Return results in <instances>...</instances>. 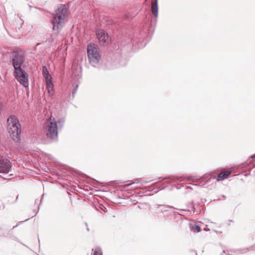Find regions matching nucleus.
<instances>
[{"label":"nucleus","mask_w":255,"mask_h":255,"mask_svg":"<svg viewBox=\"0 0 255 255\" xmlns=\"http://www.w3.org/2000/svg\"><path fill=\"white\" fill-rule=\"evenodd\" d=\"M223 253H222L220 255H223Z\"/></svg>","instance_id":"44"},{"label":"nucleus","mask_w":255,"mask_h":255,"mask_svg":"<svg viewBox=\"0 0 255 255\" xmlns=\"http://www.w3.org/2000/svg\"><path fill=\"white\" fill-rule=\"evenodd\" d=\"M170 208H174L173 207H165L161 209V212L165 216H169L171 215L172 210Z\"/></svg>","instance_id":"14"},{"label":"nucleus","mask_w":255,"mask_h":255,"mask_svg":"<svg viewBox=\"0 0 255 255\" xmlns=\"http://www.w3.org/2000/svg\"><path fill=\"white\" fill-rule=\"evenodd\" d=\"M187 187H188V188H190V189H192V188L191 187V186H189V185L187 186Z\"/></svg>","instance_id":"37"},{"label":"nucleus","mask_w":255,"mask_h":255,"mask_svg":"<svg viewBox=\"0 0 255 255\" xmlns=\"http://www.w3.org/2000/svg\"><path fill=\"white\" fill-rule=\"evenodd\" d=\"M190 228L192 229L193 231L196 232H200L201 230V227L199 225L194 224V225H192L190 224Z\"/></svg>","instance_id":"17"},{"label":"nucleus","mask_w":255,"mask_h":255,"mask_svg":"<svg viewBox=\"0 0 255 255\" xmlns=\"http://www.w3.org/2000/svg\"><path fill=\"white\" fill-rule=\"evenodd\" d=\"M93 255H103V253L100 248H96L94 251Z\"/></svg>","instance_id":"20"},{"label":"nucleus","mask_w":255,"mask_h":255,"mask_svg":"<svg viewBox=\"0 0 255 255\" xmlns=\"http://www.w3.org/2000/svg\"><path fill=\"white\" fill-rule=\"evenodd\" d=\"M42 72H43V75L49 74V72L48 71V69H47V68H46V67L45 66H44L42 67Z\"/></svg>","instance_id":"23"},{"label":"nucleus","mask_w":255,"mask_h":255,"mask_svg":"<svg viewBox=\"0 0 255 255\" xmlns=\"http://www.w3.org/2000/svg\"><path fill=\"white\" fill-rule=\"evenodd\" d=\"M46 134L50 140L48 143L56 142L58 141V126H57V123L55 121H50L47 125Z\"/></svg>","instance_id":"6"},{"label":"nucleus","mask_w":255,"mask_h":255,"mask_svg":"<svg viewBox=\"0 0 255 255\" xmlns=\"http://www.w3.org/2000/svg\"><path fill=\"white\" fill-rule=\"evenodd\" d=\"M29 219H26L25 221H20L15 226H13L12 228V229H13L15 228H16L17 227H18L19 225H20L21 224H22V223L24 222H26V221H27Z\"/></svg>","instance_id":"24"},{"label":"nucleus","mask_w":255,"mask_h":255,"mask_svg":"<svg viewBox=\"0 0 255 255\" xmlns=\"http://www.w3.org/2000/svg\"><path fill=\"white\" fill-rule=\"evenodd\" d=\"M12 238H13L14 240H15V241H17L18 242H19V243H21V244H22V245H23V244H22V243L20 241V240H19L17 237H14V236H13V237H12ZM23 245H24L23 244Z\"/></svg>","instance_id":"27"},{"label":"nucleus","mask_w":255,"mask_h":255,"mask_svg":"<svg viewBox=\"0 0 255 255\" xmlns=\"http://www.w3.org/2000/svg\"><path fill=\"white\" fill-rule=\"evenodd\" d=\"M231 173V171H225L222 172L220 174H219L217 177H216V179L217 181H222L228 177L230 174Z\"/></svg>","instance_id":"11"},{"label":"nucleus","mask_w":255,"mask_h":255,"mask_svg":"<svg viewBox=\"0 0 255 255\" xmlns=\"http://www.w3.org/2000/svg\"><path fill=\"white\" fill-rule=\"evenodd\" d=\"M172 214L174 215H181V216L182 215L181 214L179 213L178 212L172 210L171 215H172Z\"/></svg>","instance_id":"26"},{"label":"nucleus","mask_w":255,"mask_h":255,"mask_svg":"<svg viewBox=\"0 0 255 255\" xmlns=\"http://www.w3.org/2000/svg\"><path fill=\"white\" fill-rule=\"evenodd\" d=\"M126 17L127 18H128V15H126Z\"/></svg>","instance_id":"42"},{"label":"nucleus","mask_w":255,"mask_h":255,"mask_svg":"<svg viewBox=\"0 0 255 255\" xmlns=\"http://www.w3.org/2000/svg\"><path fill=\"white\" fill-rule=\"evenodd\" d=\"M68 11L69 6L66 4H62L56 9L55 14H52L51 23L54 31L59 32L62 30L65 22L68 20Z\"/></svg>","instance_id":"2"},{"label":"nucleus","mask_w":255,"mask_h":255,"mask_svg":"<svg viewBox=\"0 0 255 255\" xmlns=\"http://www.w3.org/2000/svg\"><path fill=\"white\" fill-rule=\"evenodd\" d=\"M251 166H252L250 167V169H253V168H255V163L254 162V163H253L252 164Z\"/></svg>","instance_id":"28"},{"label":"nucleus","mask_w":255,"mask_h":255,"mask_svg":"<svg viewBox=\"0 0 255 255\" xmlns=\"http://www.w3.org/2000/svg\"><path fill=\"white\" fill-rule=\"evenodd\" d=\"M85 225H86V226L87 227H88V225H87V223H85ZM87 230L88 231H89V229L88 227H87Z\"/></svg>","instance_id":"35"},{"label":"nucleus","mask_w":255,"mask_h":255,"mask_svg":"<svg viewBox=\"0 0 255 255\" xmlns=\"http://www.w3.org/2000/svg\"><path fill=\"white\" fill-rule=\"evenodd\" d=\"M180 210L182 211H185V212H191L188 209H180Z\"/></svg>","instance_id":"29"},{"label":"nucleus","mask_w":255,"mask_h":255,"mask_svg":"<svg viewBox=\"0 0 255 255\" xmlns=\"http://www.w3.org/2000/svg\"><path fill=\"white\" fill-rule=\"evenodd\" d=\"M33 212L35 213V214H36L38 211V210L37 211L36 210H33Z\"/></svg>","instance_id":"33"},{"label":"nucleus","mask_w":255,"mask_h":255,"mask_svg":"<svg viewBox=\"0 0 255 255\" xmlns=\"http://www.w3.org/2000/svg\"><path fill=\"white\" fill-rule=\"evenodd\" d=\"M7 129L10 137L15 142L21 139V126L18 118L10 115L7 119Z\"/></svg>","instance_id":"4"},{"label":"nucleus","mask_w":255,"mask_h":255,"mask_svg":"<svg viewBox=\"0 0 255 255\" xmlns=\"http://www.w3.org/2000/svg\"><path fill=\"white\" fill-rule=\"evenodd\" d=\"M137 208H140V206H138L137 207Z\"/></svg>","instance_id":"43"},{"label":"nucleus","mask_w":255,"mask_h":255,"mask_svg":"<svg viewBox=\"0 0 255 255\" xmlns=\"http://www.w3.org/2000/svg\"><path fill=\"white\" fill-rule=\"evenodd\" d=\"M25 60V54L21 50L11 52L10 62L13 67V76L20 84L26 87L28 85V74L22 68Z\"/></svg>","instance_id":"1"},{"label":"nucleus","mask_w":255,"mask_h":255,"mask_svg":"<svg viewBox=\"0 0 255 255\" xmlns=\"http://www.w3.org/2000/svg\"><path fill=\"white\" fill-rule=\"evenodd\" d=\"M151 11L152 14L154 16V18L151 19V25H155L157 21V17L158 14V1L157 0H154L151 2Z\"/></svg>","instance_id":"9"},{"label":"nucleus","mask_w":255,"mask_h":255,"mask_svg":"<svg viewBox=\"0 0 255 255\" xmlns=\"http://www.w3.org/2000/svg\"><path fill=\"white\" fill-rule=\"evenodd\" d=\"M176 188L177 189H180V188H181V186H177L176 187Z\"/></svg>","instance_id":"38"},{"label":"nucleus","mask_w":255,"mask_h":255,"mask_svg":"<svg viewBox=\"0 0 255 255\" xmlns=\"http://www.w3.org/2000/svg\"><path fill=\"white\" fill-rule=\"evenodd\" d=\"M46 89L48 91V92L49 94H50L51 91L53 90V87H54V85L52 83V81H51V82L49 81V82L46 83Z\"/></svg>","instance_id":"19"},{"label":"nucleus","mask_w":255,"mask_h":255,"mask_svg":"<svg viewBox=\"0 0 255 255\" xmlns=\"http://www.w3.org/2000/svg\"><path fill=\"white\" fill-rule=\"evenodd\" d=\"M223 253L226 254L227 255H239L238 249H230L228 250H224Z\"/></svg>","instance_id":"13"},{"label":"nucleus","mask_w":255,"mask_h":255,"mask_svg":"<svg viewBox=\"0 0 255 255\" xmlns=\"http://www.w3.org/2000/svg\"><path fill=\"white\" fill-rule=\"evenodd\" d=\"M165 188V186H164V187H161L160 186H159V187H158V189H159V190H163V189H164Z\"/></svg>","instance_id":"31"},{"label":"nucleus","mask_w":255,"mask_h":255,"mask_svg":"<svg viewBox=\"0 0 255 255\" xmlns=\"http://www.w3.org/2000/svg\"><path fill=\"white\" fill-rule=\"evenodd\" d=\"M250 247H252V249L253 248H255V244L253 245V246H251Z\"/></svg>","instance_id":"39"},{"label":"nucleus","mask_w":255,"mask_h":255,"mask_svg":"<svg viewBox=\"0 0 255 255\" xmlns=\"http://www.w3.org/2000/svg\"><path fill=\"white\" fill-rule=\"evenodd\" d=\"M190 182L188 184H192L198 186H203L208 184L207 188L208 190H212L216 186V177L213 176L211 174L206 173L202 176H191L184 178Z\"/></svg>","instance_id":"3"},{"label":"nucleus","mask_w":255,"mask_h":255,"mask_svg":"<svg viewBox=\"0 0 255 255\" xmlns=\"http://www.w3.org/2000/svg\"><path fill=\"white\" fill-rule=\"evenodd\" d=\"M41 202H42V198H41L40 199H36L35 200V204H36L37 206L38 211H39V205Z\"/></svg>","instance_id":"22"},{"label":"nucleus","mask_w":255,"mask_h":255,"mask_svg":"<svg viewBox=\"0 0 255 255\" xmlns=\"http://www.w3.org/2000/svg\"><path fill=\"white\" fill-rule=\"evenodd\" d=\"M28 6H29L30 9H31L32 8V6L30 4H28Z\"/></svg>","instance_id":"36"},{"label":"nucleus","mask_w":255,"mask_h":255,"mask_svg":"<svg viewBox=\"0 0 255 255\" xmlns=\"http://www.w3.org/2000/svg\"><path fill=\"white\" fill-rule=\"evenodd\" d=\"M78 88V85L77 84L72 91L73 97H74L75 94L76 93Z\"/></svg>","instance_id":"25"},{"label":"nucleus","mask_w":255,"mask_h":255,"mask_svg":"<svg viewBox=\"0 0 255 255\" xmlns=\"http://www.w3.org/2000/svg\"><path fill=\"white\" fill-rule=\"evenodd\" d=\"M65 122V118H60L58 119L56 122L57 123V126H58V128L61 129Z\"/></svg>","instance_id":"16"},{"label":"nucleus","mask_w":255,"mask_h":255,"mask_svg":"<svg viewBox=\"0 0 255 255\" xmlns=\"http://www.w3.org/2000/svg\"><path fill=\"white\" fill-rule=\"evenodd\" d=\"M222 197L224 199H226L227 198L226 196L225 195H222Z\"/></svg>","instance_id":"34"},{"label":"nucleus","mask_w":255,"mask_h":255,"mask_svg":"<svg viewBox=\"0 0 255 255\" xmlns=\"http://www.w3.org/2000/svg\"><path fill=\"white\" fill-rule=\"evenodd\" d=\"M11 167L10 161L0 156V173H7L10 171Z\"/></svg>","instance_id":"8"},{"label":"nucleus","mask_w":255,"mask_h":255,"mask_svg":"<svg viewBox=\"0 0 255 255\" xmlns=\"http://www.w3.org/2000/svg\"><path fill=\"white\" fill-rule=\"evenodd\" d=\"M147 37V36L146 35V31L145 30V31H140L139 32V36L137 37V38L139 40V42H141V41L144 42V41H147V39H146Z\"/></svg>","instance_id":"15"},{"label":"nucleus","mask_w":255,"mask_h":255,"mask_svg":"<svg viewBox=\"0 0 255 255\" xmlns=\"http://www.w3.org/2000/svg\"><path fill=\"white\" fill-rule=\"evenodd\" d=\"M99 48L94 44H89L87 48V55L89 61L92 66L99 68V61L101 56L99 54Z\"/></svg>","instance_id":"5"},{"label":"nucleus","mask_w":255,"mask_h":255,"mask_svg":"<svg viewBox=\"0 0 255 255\" xmlns=\"http://www.w3.org/2000/svg\"><path fill=\"white\" fill-rule=\"evenodd\" d=\"M250 158H255V154L250 156Z\"/></svg>","instance_id":"32"},{"label":"nucleus","mask_w":255,"mask_h":255,"mask_svg":"<svg viewBox=\"0 0 255 255\" xmlns=\"http://www.w3.org/2000/svg\"><path fill=\"white\" fill-rule=\"evenodd\" d=\"M96 36L100 42L103 45H107L109 43L110 36L104 30L98 29L96 31Z\"/></svg>","instance_id":"7"},{"label":"nucleus","mask_w":255,"mask_h":255,"mask_svg":"<svg viewBox=\"0 0 255 255\" xmlns=\"http://www.w3.org/2000/svg\"><path fill=\"white\" fill-rule=\"evenodd\" d=\"M127 182H130V183L129 184H127L123 185V187L124 188H127V187H128L129 186H130V185L134 184V183H140V180L139 179H136L135 180V181L133 182H131V181H129V180L126 181H122V180H116V181H114V183H115L116 184L124 183H127Z\"/></svg>","instance_id":"12"},{"label":"nucleus","mask_w":255,"mask_h":255,"mask_svg":"<svg viewBox=\"0 0 255 255\" xmlns=\"http://www.w3.org/2000/svg\"><path fill=\"white\" fill-rule=\"evenodd\" d=\"M143 183H148V181H143Z\"/></svg>","instance_id":"40"},{"label":"nucleus","mask_w":255,"mask_h":255,"mask_svg":"<svg viewBox=\"0 0 255 255\" xmlns=\"http://www.w3.org/2000/svg\"><path fill=\"white\" fill-rule=\"evenodd\" d=\"M194 253H195V255H197V252L195 251H193Z\"/></svg>","instance_id":"41"},{"label":"nucleus","mask_w":255,"mask_h":255,"mask_svg":"<svg viewBox=\"0 0 255 255\" xmlns=\"http://www.w3.org/2000/svg\"><path fill=\"white\" fill-rule=\"evenodd\" d=\"M82 176L83 177H86V178H89V176L88 175H86V174H82Z\"/></svg>","instance_id":"30"},{"label":"nucleus","mask_w":255,"mask_h":255,"mask_svg":"<svg viewBox=\"0 0 255 255\" xmlns=\"http://www.w3.org/2000/svg\"><path fill=\"white\" fill-rule=\"evenodd\" d=\"M252 250V247L238 249L239 254H246Z\"/></svg>","instance_id":"18"},{"label":"nucleus","mask_w":255,"mask_h":255,"mask_svg":"<svg viewBox=\"0 0 255 255\" xmlns=\"http://www.w3.org/2000/svg\"><path fill=\"white\" fill-rule=\"evenodd\" d=\"M159 180V182H161V181L164 180L165 181L163 182V184H169L170 183H173L175 182L176 181H182V177H176L174 176H166L164 177H160L158 178ZM183 180H185L184 179H183Z\"/></svg>","instance_id":"10"},{"label":"nucleus","mask_w":255,"mask_h":255,"mask_svg":"<svg viewBox=\"0 0 255 255\" xmlns=\"http://www.w3.org/2000/svg\"><path fill=\"white\" fill-rule=\"evenodd\" d=\"M45 78L46 83L52 81V78L50 74L43 75Z\"/></svg>","instance_id":"21"}]
</instances>
